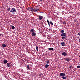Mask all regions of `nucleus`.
<instances>
[{
    "mask_svg": "<svg viewBox=\"0 0 80 80\" xmlns=\"http://www.w3.org/2000/svg\"><path fill=\"white\" fill-rule=\"evenodd\" d=\"M69 68H73V67H72V65L70 66L69 67Z\"/></svg>",
    "mask_w": 80,
    "mask_h": 80,
    "instance_id": "393cba45",
    "label": "nucleus"
},
{
    "mask_svg": "<svg viewBox=\"0 0 80 80\" xmlns=\"http://www.w3.org/2000/svg\"><path fill=\"white\" fill-rule=\"evenodd\" d=\"M43 18V17L41 15H39V16L38 19H39V20H42Z\"/></svg>",
    "mask_w": 80,
    "mask_h": 80,
    "instance_id": "20e7f679",
    "label": "nucleus"
},
{
    "mask_svg": "<svg viewBox=\"0 0 80 80\" xmlns=\"http://www.w3.org/2000/svg\"><path fill=\"white\" fill-rule=\"evenodd\" d=\"M28 10H29V11L31 12H33L34 11V9L33 8L30 7L28 8Z\"/></svg>",
    "mask_w": 80,
    "mask_h": 80,
    "instance_id": "f257e3e1",
    "label": "nucleus"
},
{
    "mask_svg": "<svg viewBox=\"0 0 80 80\" xmlns=\"http://www.w3.org/2000/svg\"><path fill=\"white\" fill-rule=\"evenodd\" d=\"M48 50H54V49L52 48H48Z\"/></svg>",
    "mask_w": 80,
    "mask_h": 80,
    "instance_id": "dca6fc26",
    "label": "nucleus"
},
{
    "mask_svg": "<svg viewBox=\"0 0 80 80\" xmlns=\"http://www.w3.org/2000/svg\"><path fill=\"white\" fill-rule=\"evenodd\" d=\"M3 62L4 63V64H6L7 62H8V61L5 60H3Z\"/></svg>",
    "mask_w": 80,
    "mask_h": 80,
    "instance_id": "9d476101",
    "label": "nucleus"
},
{
    "mask_svg": "<svg viewBox=\"0 0 80 80\" xmlns=\"http://www.w3.org/2000/svg\"><path fill=\"white\" fill-rule=\"evenodd\" d=\"M48 67H49V65L48 64H46L45 65L44 67L45 68H48Z\"/></svg>",
    "mask_w": 80,
    "mask_h": 80,
    "instance_id": "4468645a",
    "label": "nucleus"
},
{
    "mask_svg": "<svg viewBox=\"0 0 80 80\" xmlns=\"http://www.w3.org/2000/svg\"><path fill=\"white\" fill-rule=\"evenodd\" d=\"M2 47H7V46H6V45H5V44H3L2 45Z\"/></svg>",
    "mask_w": 80,
    "mask_h": 80,
    "instance_id": "6ab92c4d",
    "label": "nucleus"
},
{
    "mask_svg": "<svg viewBox=\"0 0 80 80\" xmlns=\"http://www.w3.org/2000/svg\"><path fill=\"white\" fill-rule=\"evenodd\" d=\"M74 21L75 22H77V20H74Z\"/></svg>",
    "mask_w": 80,
    "mask_h": 80,
    "instance_id": "2f4dec72",
    "label": "nucleus"
},
{
    "mask_svg": "<svg viewBox=\"0 0 80 80\" xmlns=\"http://www.w3.org/2000/svg\"><path fill=\"white\" fill-rule=\"evenodd\" d=\"M7 10L8 11H10V8H8V9H7Z\"/></svg>",
    "mask_w": 80,
    "mask_h": 80,
    "instance_id": "c756f323",
    "label": "nucleus"
},
{
    "mask_svg": "<svg viewBox=\"0 0 80 80\" xmlns=\"http://www.w3.org/2000/svg\"><path fill=\"white\" fill-rule=\"evenodd\" d=\"M60 32H61V33H64V32H65V31H64V30H62Z\"/></svg>",
    "mask_w": 80,
    "mask_h": 80,
    "instance_id": "f3484780",
    "label": "nucleus"
},
{
    "mask_svg": "<svg viewBox=\"0 0 80 80\" xmlns=\"http://www.w3.org/2000/svg\"><path fill=\"white\" fill-rule=\"evenodd\" d=\"M70 58H67L66 59V61H70Z\"/></svg>",
    "mask_w": 80,
    "mask_h": 80,
    "instance_id": "5701e85b",
    "label": "nucleus"
},
{
    "mask_svg": "<svg viewBox=\"0 0 80 80\" xmlns=\"http://www.w3.org/2000/svg\"><path fill=\"white\" fill-rule=\"evenodd\" d=\"M40 1H41V2H42V0H40Z\"/></svg>",
    "mask_w": 80,
    "mask_h": 80,
    "instance_id": "72a5a7b5",
    "label": "nucleus"
},
{
    "mask_svg": "<svg viewBox=\"0 0 80 80\" xmlns=\"http://www.w3.org/2000/svg\"><path fill=\"white\" fill-rule=\"evenodd\" d=\"M67 37L66 36H62V39H67Z\"/></svg>",
    "mask_w": 80,
    "mask_h": 80,
    "instance_id": "ddd939ff",
    "label": "nucleus"
},
{
    "mask_svg": "<svg viewBox=\"0 0 80 80\" xmlns=\"http://www.w3.org/2000/svg\"><path fill=\"white\" fill-rule=\"evenodd\" d=\"M78 35H79V36H80V32L78 33Z\"/></svg>",
    "mask_w": 80,
    "mask_h": 80,
    "instance_id": "7c9ffc66",
    "label": "nucleus"
},
{
    "mask_svg": "<svg viewBox=\"0 0 80 80\" xmlns=\"http://www.w3.org/2000/svg\"><path fill=\"white\" fill-rule=\"evenodd\" d=\"M61 36V37H64L65 36H66L67 35V34L66 33H63L61 34L60 35Z\"/></svg>",
    "mask_w": 80,
    "mask_h": 80,
    "instance_id": "423d86ee",
    "label": "nucleus"
},
{
    "mask_svg": "<svg viewBox=\"0 0 80 80\" xmlns=\"http://www.w3.org/2000/svg\"><path fill=\"white\" fill-rule=\"evenodd\" d=\"M47 22L48 23H50V22H49V21H48V19L47 20Z\"/></svg>",
    "mask_w": 80,
    "mask_h": 80,
    "instance_id": "cd10ccee",
    "label": "nucleus"
},
{
    "mask_svg": "<svg viewBox=\"0 0 80 80\" xmlns=\"http://www.w3.org/2000/svg\"><path fill=\"white\" fill-rule=\"evenodd\" d=\"M48 23V24L49 25V27H50V23Z\"/></svg>",
    "mask_w": 80,
    "mask_h": 80,
    "instance_id": "473e14b6",
    "label": "nucleus"
},
{
    "mask_svg": "<svg viewBox=\"0 0 80 80\" xmlns=\"http://www.w3.org/2000/svg\"><path fill=\"white\" fill-rule=\"evenodd\" d=\"M7 67H11V65H10V63L8 62L7 64L6 65Z\"/></svg>",
    "mask_w": 80,
    "mask_h": 80,
    "instance_id": "6e6552de",
    "label": "nucleus"
},
{
    "mask_svg": "<svg viewBox=\"0 0 80 80\" xmlns=\"http://www.w3.org/2000/svg\"><path fill=\"white\" fill-rule=\"evenodd\" d=\"M77 68H80V66H77Z\"/></svg>",
    "mask_w": 80,
    "mask_h": 80,
    "instance_id": "a878e982",
    "label": "nucleus"
},
{
    "mask_svg": "<svg viewBox=\"0 0 80 80\" xmlns=\"http://www.w3.org/2000/svg\"><path fill=\"white\" fill-rule=\"evenodd\" d=\"M36 48L37 51H38V46H36Z\"/></svg>",
    "mask_w": 80,
    "mask_h": 80,
    "instance_id": "aec40b11",
    "label": "nucleus"
},
{
    "mask_svg": "<svg viewBox=\"0 0 80 80\" xmlns=\"http://www.w3.org/2000/svg\"><path fill=\"white\" fill-rule=\"evenodd\" d=\"M10 12L12 13H15L16 12V9L15 8H12L10 11Z\"/></svg>",
    "mask_w": 80,
    "mask_h": 80,
    "instance_id": "f03ea898",
    "label": "nucleus"
},
{
    "mask_svg": "<svg viewBox=\"0 0 80 80\" xmlns=\"http://www.w3.org/2000/svg\"><path fill=\"white\" fill-rule=\"evenodd\" d=\"M34 11H35V12H38V11H39V9L36 8L34 9Z\"/></svg>",
    "mask_w": 80,
    "mask_h": 80,
    "instance_id": "f8f14e48",
    "label": "nucleus"
},
{
    "mask_svg": "<svg viewBox=\"0 0 80 80\" xmlns=\"http://www.w3.org/2000/svg\"><path fill=\"white\" fill-rule=\"evenodd\" d=\"M62 79H66V78H67V77H62Z\"/></svg>",
    "mask_w": 80,
    "mask_h": 80,
    "instance_id": "412c9836",
    "label": "nucleus"
},
{
    "mask_svg": "<svg viewBox=\"0 0 80 80\" xmlns=\"http://www.w3.org/2000/svg\"><path fill=\"white\" fill-rule=\"evenodd\" d=\"M76 26H77V27H78V25H79L78 23H77V24H76Z\"/></svg>",
    "mask_w": 80,
    "mask_h": 80,
    "instance_id": "c85d7f7f",
    "label": "nucleus"
},
{
    "mask_svg": "<svg viewBox=\"0 0 80 80\" xmlns=\"http://www.w3.org/2000/svg\"><path fill=\"white\" fill-rule=\"evenodd\" d=\"M49 23H50V24H51V25H53V22H52L50 21L49 22Z\"/></svg>",
    "mask_w": 80,
    "mask_h": 80,
    "instance_id": "a211bd4d",
    "label": "nucleus"
},
{
    "mask_svg": "<svg viewBox=\"0 0 80 80\" xmlns=\"http://www.w3.org/2000/svg\"><path fill=\"white\" fill-rule=\"evenodd\" d=\"M63 24H65H65H66V22H65V21L63 22Z\"/></svg>",
    "mask_w": 80,
    "mask_h": 80,
    "instance_id": "bb28decb",
    "label": "nucleus"
},
{
    "mask_svg": "<svg viewBox=\"0 0 80 80\" xmlns=\"http://www.w3.org/2000/svg\"><path fill=\"white\" fill-rule=\"evenodd\" d=\"M34 31H35V30L34 29H31L30 30V32H31V33H33V32H34Z\"/></svg>",
    "mask_w": 80,
    "mask_h": 80,
    "instance_id": "1a4fd4ad",
    "label": "nucleus"
},
{
    "mask_svg": "<svg viewBox=\"0 0 80 80\" xmlns=\"http://www.w3.org/2000/svg\"><path fill=\"white\" fill-rule=\"evenodd\" d=\"M61 45L62 47H64L65 45V43L64 42H62L61 43Z\"/></svg>",
    "mask_w": 80,
    "mask_h": 80,
    "instance_id": "9b49d317",
    "label": "nucleus"
},
{
    "mask_svg": "<svg viewBox=\"0 0 80 80\" xmlns=\"http://www.w3.org/2000/svg\"><path fill=\"white\" fill-rule=\"evenodd\" d=\"M12 29H15V27L14 26H12Z\"/></svg>",
    "mask_w": 80,
    "mask_h": 80,
    "instance_id": "4be33fe9",
    "label": "nucleus"
},
{
    "mask_svg": "<svg viewBox=\"0 0 80 80\" xmlns=\"http://www.w3.org/2000/svg\"><path fill=\"white\" fill-rule=\"evenodd\" d=\"M62 55H63V56H65L67 55V53L65 52H63L62 53Z\"/></svg>",
    "mask_w": 80,
    "mask_h": 80,
    "instance_id": "39448f33",
    "label": "nucleus"
},
{
    "mask_svg": "<svg viewBox=\"0 0 80 80\" xmlns=\"http://www.w3.org/2000/svg\"><path fill=\"white\" fill-rule=\"evenodd\" d=\"M27 68L30 70V66L29 65L27 66Z\"/></svg>",
    "mask_w": 80,
    "mask_h": 80,
    "instance_id": "b1692460",
    "label": "nucleus"
},
{
    "mask_svg": "<svg viewBox=\"0 0 80 80\" xmlns=\"http://www.w3.org/2000/svg\"><path fill=\"white\" fill-rule=\"evenodd\" d=\"M46 62L47 64H49L50 63V61L49 60H47L46 61Z\"/></svg>",
    "mask_w": 80,
    "mask_h": 80,
    "instance_id": "2eb2a0df",
    "label": "nucleus"
},
{
    "mask_svg": "<svg viewBox=\"0 0 80 80\" xmlns=\"http://www.w3.org/2000/svg\"><path fill=\"white\" fill-rule=\"evenodd\" d=\"M60 77H65V74L64 72L61 73H60Z\"/></svg>",
    "mask_w": 80,
    "mask_h": 80,
    "instance_id": "7ed1b4c3",
    "label": "nucleus"
},
{
    "mask_svg": "<svg viewBox=\"0 0 80 80\" xmlns=\"http://www.w3.org/2000/svg\"><path fill=\"white\" fill-rule=\"evenodd\" d=\"M31 35L33 37H35V36H36V33L34 32H32Z\"/></svg>",
    "mask_w": 80,
    "mask_h": 80,
    "instance_id": "0eeeda50",
    "label": "nucleus"
}]
</instances>
